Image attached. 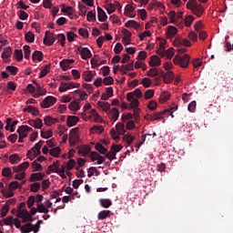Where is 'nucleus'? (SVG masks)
I'll return each mask as SVG.
<instances>
[{
	"label": "nucleus",
	"instance_id": "nucleus-1",
	"mask_svg": "<svg viewBox=\"0 0 233 233\" xmlns=\"http://www.w3.org/2000/svg\"><path fill=\"white\" fill-rule=\"evenodd\" d=\"M186 6L188 10H191L192 14L198 15V17H201L205 12V7L200 4H198V0H188Z\"/></svg>",
	"mask_w": 233,
	"mask_h": 233
},
{
	"label": "nucleus",
	"instance_id": "nucleus-2",
	"mask_svg": "<svg viewBox=\"0 0 233 233\" xmlns=\"http://www.w3.org/2000/svg\"><path fill=\"white\" fill-rule=\"evenodd\" d=\"M174 65H177L180 68H188L190 65V56L186 54L184 56L176 55L173 58Z\"/></svg>",
	"mask_w": 233,
	"mask_h": 233
},
{
	"label": "nucleus",
	"instance_id": "nucleus-3",
	"mask_svg": "<svg viewBox=\"0 0 233 233\" xmlns=\"http://www.w3.org/2000/svg\"><path fill=\"white\" fill-rule=\"evenodd\" d=\"M56 103H57V98L53 96H48L40 103V106L42 108H50V106H54Z\"/></svg>",
	"mask_w": 233,
	"mask_h": 233
},
{
	"label": "nucleus",
	"instance_id": "nucleus-4",
	"mask_svg": "<svg viewBox=\"0 0 233 233\" xmlns=\"http://www.w3.org/2000/svg\"><path fill=\"white\" fill-rule=\"evenodd\" d=\"M43 143L45 141L40 140L37 142L30 150L27 151L26 156H35V157H37L41 154V147H43Z\"/></svg>",
	"mask_w": 233,
	"mask_h": 233
},
{
	"label": "nucleus",
	"instance_id": "nucleus-5",
	"mask_svg": "<svg viewBox=\"0 0 233 233\" xmlns=\"http://www.w3.org/2000/svg\"><path fill=\"white\" fill-rule=\"evenodd\" d=\"M16 216L23 219V223H26L27 221H33L34 219L27 209H18Z\"/></svg>",
	"mask_w": 233,
	"mask_h": 233
},
{
	"label": "nucleus",
	"instance_id": "nucleus-6",
	"mask_svg": "<svg viewBox=\"0 0 233 233\" xmlns=\"http://www.w3.org/2000/svg\"><path fill=\"white\" fill-rule=\"evenodd\" d=\"M78 127L71 129L69 134V144L70 147H76V143H79V136L77 135Z\"/></svg>",
	"mask_w": 233,
	"mask_h": 233
},
{
	"label": "nucleus",
	"instance_id": "nucleus-7",
	"mask_svg": "<svg viewBox=\"0 0 233 233\" xmlns=\"http://www.w3.org/2000/svg\"><path fill=\"white\" fill-rule=\"evenodd\" d=\"M21 232L29 233V232H39V226H34L32 223H27L20 228Z\"/></svg>",
	"mask_w": 233,
	"mask_h": 233
},
{
	"label": "nucleus",
	"instance_id": "nucleus-8",
	"mask_svg": "<svg viewBox=\"0 0 233 233\" xmlns=\"http://www.w3.org/2000/svg\"><path fill=\"white\" fill-rule=\"evenodd\" d=\"M56 36L54 34L50 33V31H46L44 37V45L46 46H52L54 43H56Z\"/></svg>",
	"mask_w": 233,
	"mask_h": 233
},
{
	"label": "nucleus",
	"instance_id": "nucleus-9",
	"mask_svg": "<svg viewBox=\"0 0 233 233\" xmlns=\"http://www.w3.org/2000/svg\"><path fill=\"white\" fill-rule=\"evenodd\" d=\"M79 54L82 57V59L86 60L90 59L92 57V52H90V49L88 47H78Z\"/></svg>",
	"mask_w": 233,
	"mask_h": 233
},
{
	"label": "nucleus",
	"instance_id": "nucleus-10",
	"mask_svg": "<svg viewBox=\"0 0 233 233\" xmlns=\"http://www.w3.org/2000/svg\"><path fill=\"white\" fill-rule=\"evenodd\" d=\"M30 167V162H23L22 164L13 167V172L15 174H19V172H25L26 168Z\"/></svg>",
	"mask_w": 233,
	"mask_h": 233
},
{
	"label": "nucleus",
	"instance_id": "nucleus-11",
	"mask_svg": "<svg viewBox=\"0 0 233 233\" xmlns=\"http://www.w3.org/2000/svg\"><path fill=\"white\" fill-rule=\"evenodd\" d=\"M127 99L129 101L131 108H137L139 106V100L134 97V94L127 93Z\"/></svg>",
	"mask_w": 233,
	"mask_h": 233
},
{
	"label": "nucleus",
	"instance_id": "nucleus-12",
	"mask_svg": "<svg viewBox=\"0 0 233 233\" xmlns=\"http://www.w3.org/2000/svg\"><path fill=\"white\" fill-rule=\"evenodd\" d=\"M17 188H22V185L17 181H13L9 184L10 192L7 195V198H12L14 196V190H17Z\"/></svg>",
	"mask_w": 233,
	"mask_h": 233
},
{
	"label": "nucleus",
	"instance_id": "nucleus-13",
	"mask_svg": "<svg viewBox=\"0 0 233 233\" xmlns=\"http://www.w3.org/2000/svg\"><path fill=\"white\" fill-rule=\"evenodd\" d=\"M33 130L34 129L28 126H21L16 132L19 136H25V137H27L28 132H33Z\"/></svg>",
	"mask_w": 233,
	"mask_h": 233
},
{
	"label": "nucleus",
	"instance_id": "nucleus-14",
	"mask_svg": "<svg viewBox=\"0 0 233 233\" xmlns=\"http://www.w3.org/2000/svg\"><path fill=\"white\" fill-rule=\"evenodd\" d=\"M163 78L164 83H172L174 81V72L168 71L166 74H163V72L160 75Z\"/></svg>",
	"mask_w": 233,
	"mask_h": 233
},
{
	"label": "nucleus",
	"instance_id": "nucleus-15",
	"mask_svg": "<svg viewBox=\"0 0 233 233\" xmlns=\"http://www.w3.org/2000/svg\"><path fill=\"white\" fill-rule=\"evenodd\" d=\"M97 17L100 23H105L106 19H108V16L106 15V13L105 12V10H103V8L99 6L97 7Z\"/></svg>",
	"mask_w": 233,
	"mask_h": 233
},
{
	"label": "nucleus",
	"instance_id": "nucleus-16",
	"mask_svg": "<svg viewBox=\"0 0 233 233\" xmlns=\"http://www.w3.org/2000/svg\"><path fill=\"white\" fill-rule=\"evenodd\" d=\"M134 10H136V7H134L132 5H126L124 15H126L127 17H136V14H134Z\"/></svg>",
	"mask_w": 233,
	"mask_h": 233
},
{
	"label": "nucleus",
	"instance_id": "nucleus-17",
	"mask_svg": "<svg viewBox=\"0 0 233 233\" xmlns=\"http://www.w3.org/2000/svg\"><path fill=\"white\" fill-rule=\"evenodd\" d=\"M79 123V117L76 116H68L66 120L67 127H76Z\"/></svg>",
	"mask_w": 233,
	"mask_h": 233
},
{
	"label": "nucleus",
	"instance_id": "nucleus-18",
	"mask_svg": "<svg viewBox=\"0 0 233 233\" xmlns=\"http://www.w3.org/2000/svg\"><path fill=\"white\" fill-rule=\"evenodd\" d=\"M107 114L110 119H112L113 121H116L117 119H119V109H117V107L112 108L110 111H108Z\"/></svg>",
	"mask_w": 233,
	"mask_h": 233
},
{
	"label": "nucleus",
	"instance_id": "nucleus-19",
	"mask_svg": "<svg viewBox=\"0 0 233 233\" xmlns=\"http://www.w3.org/2000/svg\"><path fill=\"white\" fill-rule=\"evenodd\" d=\"M91 147L89 146L84 145L78 147V154L86 157L88 154H90Z\"/></svg>",
	"mask_w": 233,
	"mask_h": 233
},
{
	"label": "nucleus",
	"instance_id": "nucleus-20",
	"mask_svg": "<svg viewBox=\"0 0 233 233\" xmlns=\"http://www.w3.org/2000/svg\"><path fill=\"white\" fill-rule=\"evenodd\" d=\"M45 177V174L43 173H33L29 177L30 183H34V181H43Z\"/></svg>",
	"mask_w": 233,
	"mask_h": 233
},
{
	"label": "nucleus",
	"instance_id": "nucleus-21",
	"mask_svg": "<svg viewBox=\"0 0 233 233\" xmlns=\"http://www.w3.org/2000/svg\"><path fill=\"white\" fill-rule=\"evenodd\" d=\"M51 172L59 174V160H56L52 165L48 166L47 174H50Z\"/></svg>",
	"mask_w": 233,
	"mask_h": 233
},
{
	"label": "nucleus",
	"instance_id": "nucleus-22",
	"mask_svg": "<svg viewBox=\"0 0 233 233\" xmlns=\"http://www.w3.org/2000/svg\"><path fill=\"white\" fill-rule=\"evenodd\" d=\"M59 122V118H53L52 116H45L44 123L46 127H52V125H56V123Z\"/></svg>",
	"mask_w": 233,
	"mask_h": 233
},
{
	"label": "nucleus",
	"instance_id": "nucleus-23",
	"mask_svg": "<svg viewBox=\"0 0 233 233\" xmlns=\"http://www.w3.org/2000/svg\"><path fill=\"white\" fill-rule=\"evenodd\" d=\"M134 70V62L120 66V72L127 75V72Z\"/></svg>",
	"mask_w": 233,
	"mask_h": 233
},
{
	"label": "nucleus",
	"instance_id": "nucleus-24",
	"mask_svg": "<svg viewBox=\"0 0 233 233\" xmlns=\"http://www.w3.org/2000/svg\"><path fill=\"white\" fill-rule=\"evenodd\" d=\"M99 203L102 208H110L112 207V200L110 198H100Z\"/></svg>",
	"mask_w": 233,
	"mask_h": 233
},
{
	"label": "nucleus",
	"instance_id": "nucleus-25",
	"mask_svg": "<svg viewBox=\"0 0 233 233\" xmlns=\"http://www.w3.org/2000/svg\"><path fill=\"white\" fill-rule=\"evenodd\" d=\"M116 130L117 132V134H119V136H125V134H127V130H125V124L118 122L116 125Z\"/></svg>",
	"mask_w": 233,
	"mask_h": 233
},
{
	"label": "nucleus",
	"instance_id": "nucleus-26",
	"mask_svg": "<svg viewBox=\"0 0 233 233\" xmlns=\"http://www.w3.org/2000/svg\"><path fill=\"white\" fill-rule=\"evenodd\" d=\"M94 73H92V71H84V73L82 74V77L84 80H86L87 83H90V81H92V79H94Z\"/></svg>",
	"mask_w": 233,
	"mask_h": 233
},
{
	"label": "nucleus",
	"instance_id": "nucleus-27",
	"mask_svg": "<svg viewBox=\"0 0 233 233\" xmlns=\"http://www.w3.org/2000/svg\"><path fill=\"white\" fill-rule=\"evenodd\" d=\"M126 28H135V30H137L139 28V23H137L136 20H128L125 24Z\"/></svg>",
	"mask_w": 233,
	"mask_h": 233
},
{
	"label": "nucleus",
	"instance_id": "nucleus-28",
	"mask_svg": "<svg viewBox=\"0 0 233 233\" xmlns=\"http://www.w3.org/2000/svg\"><path fill=\"white\" fill-rule=\"evenodd\" d=\"M11 56H12V47L10 46L5 47L1 55L2 59H8Z\"/></svg>",
	"mask_w": 233,
	"mask_h": 233
},
{
	"label": "nucleus",
	"instance_id": "nucleus-29",
	"mask_svg": "<svg viewBox=\"0 0 233 233\" xmlns=\"http://www.w3.org/2000/svg\"><path fill=\"white\" fill-rule=\"evenodd\" d=\"M97 106H99V108H102V110L104 112H110V104L108 102H97Z\"/></svg>",
	"mask_w": 233,
	"mask_h": 233
},
{
	"label": "nucleus",
	"instance_id": "nucleus-30",
	"mask_svg": "<svg viewBox=\"0 0 233 233\" xmlns=\"http://www.w3.org/2000/svg\"><path fill=\"white\" fill-rule=\"evenodd\" d=\"M149 65L150 66H159L161 65V58H159L157 56H151Z\"/></svg>",
	"mask_w": 233,
	"mask_h": 233
},
{
	"label": "nucleus",
	"instance_id": "nucleus-31",
	"mask_svg": "<svg viewBox=\"0 0 233 233\" xmlns=\"http://www.w3.org/2000/svg\"><path fill=\"white\" fill-rule=\"evenodd\" d=\"M9 163H11V165H17V163H21V158L19 155L17 154L11 155L9 157Z\"/></svg>",
	"mask_w": 233,
	"mask_h": 233
},
{
	"label": "nucleus",
	"instance_id": "nucleus-32",
	"mask_svg": "<svg viewBox=\"0 0 233 233\" xmlns=\"http://www.w3.org/2000/svg\"><path fill=\"white\" fill-rule=\"evenodd\" d=\"M136 139V137H133L132 135H130L129 133L127 134H124L123 137V140L128 145L130 146L131 144L134 143V140Z\"/></svg>",
	"mask_w": 233,
	"mask_h": 233
},
{
	"label": "nucleus",
	"instance_id": "nucleus-33",
	"mask_svg": "<svg viewBox=\"0 0 233 233\" xmlns=\"http://www.w3.org/2000/svg\"><path fill=\"white\" fill-rule=\"evenodd\" d=\"M32 60L33 61H43V52H41V51H35L32 54Z\"/></svg>",
	"mask_w": 233,
	"mask_h": 233
},
{
	"label": "nucleus",
	"instance_id": "nucleus-34",
	"mask_svg": "<svg viewBox=\"0 0 233 233\" xmlns=\"http://www.w3.org/2000/svg\"><path fill=\"white\" fill-rule=\"evenodd\" d=\"M176 34H177V28L172 25L167 26V37H174Z\"/></svg>",
	"mask_w": 233,
	"mask_h": 233
},
{
	"label": "nucleus",
	"instance_id": "nucleus-35",
	"mask_svg": "<svg viewBox=\"0 0 233 233\" xmlns=\"http://www.w3.org/2000/svg\"><path fill=\"white\" fill-rule=\"evenodd\" d=\"M50 156H53V157H59V154H61V148L59 147H53L49 150Z\"/></svg>",
	"mask_w": 233,
	"mask_h": 233
},
{
	"label": "nucleus",
	"instance_id": "nucleus-36",
	"mask_svg": "<svg viewBox=\"0 0 233 233\" xmlns=\"http://www.w3.org/2000/svg\"><path fill=\"white\" fill-rule=\"evenodd\" d=\"M25 39L27 43H34L35 41V35L29 31L25 35Z\"/></svg>",
	"mask_w": 233,
	"mask_h": 233
},
{
	"label": "nucleus",
	"instance_id": "nucleus-37",
	"mask_svg": "<svg viewBox=\"0 0 233 233\" xmlns=\"http://www.w3.org/2000/svg\"><path fill=\"white\" fill-rule=\"evenodd\" d=\"M98 219H106V218H110V210H102L98 213Z\"/></svg>",
	"mask_w": 233,
	"mask_h": 233
},
{
	"label": "nucleus",
	"instance_id": "nucleus-38",
	"mask_svg": "<svg viewBox=\"0 0 233 233\" xmlns=\"http://www.w3.org/2000/svg\"><path fill=\"white\" fill-rule=\"evenodd\" d=\"M6 72H9L11 76H15L19 72V68L14 66H7L5 67Z\"/></svg>",
	"mask_w": 233,
	"mask_h": 233
},
{
	"label": "nucleus",
	"instance_id": "nucleus-39",
	"mask_svg": "<svg viewBox=\"0 0 233 233\" xmlns=\"http://www.w3.org/2000/svg\"><path fill=\"white\" fill-rule=\"evenodd\" d=\"M95 148L100 154H106V152H108V149H106L105 147H103V144H101V143H96L95 146Z\"/></svg>",
	"mask_w": 233,
	"mask_h": 233
},
{
	"label": "nucleus",
	"instance_id": "nucleus-40",
	"mask_svg": "<svg viewBox=\"0 0 233 233\" xmlns=\"http://www.w3.org/2000/svg\"><path fill=\"white\" fill-rule=\"evenodd\" d=\"M141 85H143L145 88H150V86H152V80L148 77H144L141 79Z\"/></svg>",
	"mask_w": 233,
	"mask_h": 233
},
{
	"label": "nucleus",
	"instance_id": "nucleus-41",
	"mask_svg": "<svg viewBox=\"0 0 233 233\" xmlns=\"http://www.w3.org/2000/svg\"><path fill=\"white\" fill-rule=\"evenodd\" d=\"M50 72V64L46 65L39 74V78L45 77Z\"/></svg>",
	"mask_w": 233,
	"mask_h": 233
},
{
	"label": "nucleus",
	"instance_id": "nucleus-42",
	"mask_svg": "<svg viewBox=\"0 0 233 233\" xmlns=\"http://www.w3.org/2000/svg\"><path fill=\"white\" fill-rule=\"evenodd\" d=\"M24 50V56L25 59H30V54H32V50L30 49V46H24L23 47Z\"/></svg>",
	"mask_w": 233,
	"mask_h": 233
},
{
	"label": "nucleus",
	"instance_id": "nucleus-43",
	"mask_svg": "<svg viewBox=\"0 0 233 233\" xmlns=\"http://www.w3.org/2000/svg\"><path fill=\"white\" fill-rule=\"evenodd\" d=\"M166 114H167V111L153 113V119H154V121H157L159 119H163V117H164V116Z\"/></svg>",
	"mask_w": 233,
	"mask_h": 233
},
{
	"label": "nucleus",
	"instance_id": "nucleus-44",
	"mask_svg": "<svg viewBox=\"0 0 233 233\" xmlns=\"http://www.w3.org/2000/svg\"><path fill=\"white\" fill-rule=\"evenodd\" d=\"M157 76H159V70H157V68L153 67V68L149 69V71L147 73L148 77H157Z\"/></svg>",
	"mask_w": 233,
	"mask_h": 233
},
{
	"label": "nucleus",
	"instance_id": "nucleus-45",
	"mask_svg": "<svg viewBox=\"0 0 233 233\" xmlns=\"http://www.w3.org/2000/svg\"><path fill=\"white\" fill-rule=\"evenodd\" d=\"M68 108H69V110H72L73 112H77V110H79V108H81V106H79V103H77V102H71L68 105Z\"/></svg>",
	"mask_w": 233,
	"mask_h": 233
},
{
	"label": "nucleus",
	"instance_id": "nucleus-46",
	"mask_svg": "<svg viewBox=\"0 0 233 233\" xmlns=\"http://www.w3.org/2000/svg\"><path fill=\"white\" fill-rule=\"evenodd\" d=\"M168 99H170V94L169 93L164 92L160 95L159 101L161 103H167V101H168Z\"/></svg>",
	"mask_w": 233,
	"mask_h": 233
},
{
	"label": "nucleus",
	"instance_id": "nucleus-47",
	"mask_svg": "<svg viewBox=\"0 0 233 233\" xmlns=\"http://www.w3.org/2000/svg\"><path fill=\"white\" fill-rule=\"evenodd\" d=\"M40 188H41V184L39 182H35L30 185L31 192H39Z\"/></svg>",
	"mask_w": 233,
	"mask_h": 233
},
{
	"label": "nucleus",
	"instance_id": "nucleus-48",
	"mask_svg": "<svg viewBox=\"0 0 233 233\" xmlns=\"http://www.w3.org/2000/svg\"><path fill=\"white\" fill-rule=\"evenodd\" d=\"M2 176L4 177H11L12 176V168L10 167H4L2 170Z\"/></svg>",
	"mask_w": 233,
	"mask_h": 233
},
{
	"label": "nucleus",
	"instance_id": "nucleus-49",
	"mask_svg": "<svg viewBox=\"0 0 233 233\" xmlns=\"http://www.w3.org/2000/svg\"><path fill=\"white\" fill-rule=\"evenodd\" d=\"M60 68H62V70H64V72H66V70H68V68H70V66L68 64V61H66V59H64L60 62Z\"/></svg>",
	"mask_w": 233,
	"mask_h": 233
},
{
	"label": "nucleus",
	"instance_id": "nucleus-50",
	"mask_svg": "<svg viewBox=\"0 0 233 233\" xmlns=\"http://www.w3.org/2000/svg\"><path fill=\"white\" fill-rule=\"evenodd\" d=\"M15 57L16 59V61H22L23 60V50L15 49Z\"/></svg>",
	"mask_w": 233,
	"mask_h": 233
},
{
	"label": "nucleus",
	"instance_id": "nucleus-51",
	"mask_svg": "<svg viewBox=\"0 0 233 233\" xmlns=\"http://www.w3.org/2000/svg\"><path fill=\"white\" fill-rule=\"evenodd\" d=\"M56 39H58V41H60L61 46H65V45H66L65 41H66V36L65 35V34H58L56 35Z\"/></svg>",
	"mask_w": 233,
	"mask_h": 233
},
{
	"label": "nucleus",
	"instance_id": "nucleus-52",
	"mask_svg": "<svg viewBox=\"0 0 233 233\" xmlns=\"http://www.w3.org/2000/svg\"><path fill=\"white\" fill-rule=\"evenodd\" d=\"M91 130L96 134H103V132H105V127H103V126H93Z\"/></svg>",
	"mask_w": 233,
	"mask_h": 233
},
{
	"label": "nucleus",
	"instance_id": "nucleus-53",
	"mask_svg": "<svg viewBox=\"0 0 233 233\" xmlns=\"http://www.w3.org/2000/svg\"><path fill=\"white\" fill-rule=\"evenodd\" d=\"M185 26H192V23H194V16L192 15H187L186 18H185Z\"/></svg>",
	"mask_w": 233,
	"mask_h": 233
},
{
	"label": "nucleus",
	"instance_id": "nucleus-54",
	"mask_svg": "<svg viewBox=\"0 0 233 233\" xmlns=\"http://www.w3.org/2000/svg\"><path fill=\"white\" fill-rule=\"evenodd\" d=\"M86 19L89 21V23H92V21H96V13L94 11H88L86 15Z\"/></svg>",
	"mask_w": 233,
	"mask_h": 233
},
{
	"label": "nucleus",
	"instance_id": "nucleus-55",
	"mask_svg": "<svg viewBox=\"0 0 233 233\" xmlns=\"http://www.w3.org/2000/svg\"><path fill=\"white\" fill-rule=\"evenodd\" d=\"M79 10H80L79 15H81V17H85V15H86V12L88 8L86 7V5H80Z\"/></svg>",
	"mask_w": 233,
	"mask_h": 233
},
{
	"label": "nucleus",
	"instance_id": "nucleus-56",
	"mask_svg": "<svg viewBox=\"0 0 233 233\" xmlns=\"http://www.w3.org/2000/svg\"><path fill=\"white\" fill-rule=\"evenodd\" d=\"M106 10L107 12V14H114V11L116 10V5L114 4H107Z\"/></svg>",
	"mask_w": 233,
	"mask_h": 233
},
{
	"label": "nucleus",
	"instance_id": "nucleus-57",
	"mask_svg": "<svg viewBox=\"0 0 233 233\" xmlns=\"http://www.w3.org/2000/svg\"><path fill=\"white\" fill-rule=\"evenodd\" d=\"M99 153H97V151H92L89 154V157L91 158V161H97V159L99 158Z\"/></svg>",
	"mask_w": 233,
	"mask_h": 233
},
{
	"label": "nucleus",
	"instance_id": "nucleus-58",
	"mask_svg": "<svg viewBox=\"0 0 233 233\" xmlns=\"http://www.w3.org/2000/svg\"><path fill=\"white\" fill-rule=\"evenodd\" d=\"M74 167H76V160L71 158L66 163V170H72V168H74Z\"/></svg>",
	"mask_w": 233,
	"mask_h": 233
},
{
	"label": "nucleus",
	"instance_id": "nucleus-59",
	"mask_svg": "<svg viewBox=\"0 0 233 233\" xmlns=\"http://www.w3.org/2000/svg\"><path fill=\"white\" fill-rule=\"evenodd\" d=\"M110 135L114 141H119V134L117 133V131H116V129L112 128L110 130Z\"/></svg>",
	"mask_w": 233,
	"mask_h": 233
},
{
	"label": "nucleus",
	"instance_id": "nucleus-60",
	"mask_svg": "<svg viewBox=\"0 0 233 233\" xmlns=\"http://www.w3.org/2000/svg\"><path fill=\"white\" fill-rule=\"evenodd\" d=\"M137 14L140 16L142 21H145L147 19V10L145 9H138Z\"/></svg>",
	"mask_w": 233,
	"mask_h": 233
},
{
	"label": "nucleus",
	"instance_id": "nucleus-61",
	"mask_svg": "<svg viewBox=\"0 0 233 233\" xmlns=\"http://www.w3.org/2000/svg\"><path fill=\"white\" fill-rule=\"evenodd\" d=\"M154 97V90L148 89L145 93V99H152Z\"/></svg>",
	"mask_w": 233,
	"mask_h": 233
},
{
	"label": "nucleus",
	"instance_id": "nucleus-62",
	"mask_svg": "<svg viewBox=\"0 0 233 233\" xmlns=\"http://www.w3.org/2000/svg\"><path fill=\"white\" fill-rule=\"evenodd\" d=\"M146 57H147V52L146 51H140V52H138L137 59L138 61H145Z\"/></svg>",
	"mask_w": 233,
	"mask_h": 233
},
{
	"label": "nucleus",
	"instance_id": "nucleus-63",
	"mask_svg": "<svg viewBox=\"0 0 233 233\" xmlns=\"http://www.w3.org/2000/svg\"><path fill=\"white\" fill-rule=\"evenodd\" d=\"M78 34L82 37L87 38L88 37V30L85 28L78 29Z\"/></svg>",
	"mask_w": 233,
	"mask_h": 233
},
{
	"label": "nucleus",
	"instance_id": "nucleus-64",
	"mask_svg": "<svg viewBox=\"0 0 233 233\" xmlns=\"http://www.w3.org/2000/svg\"><path fill=\"white\" fill-rule=\"evenodd\" d=\"M196 101H192L189 103L188 106H187V110L188 112L194 113L196 112Z\"/></svg>",
	"mask_w": 233,
	"mask_h": 233
}]
</instances>
